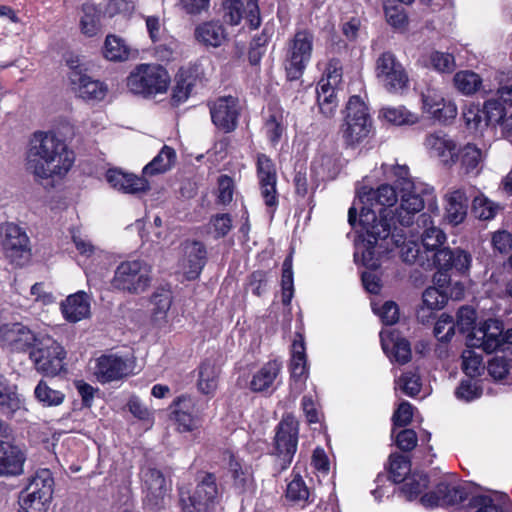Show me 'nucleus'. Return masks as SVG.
Here are the masks:
<instances>
[{
	"label": "nucleus",
	"instance_id": "f257e3e1",
	"mask_svg": "<svg viewBox=\"0 0 512 512\" xmlns=\"http://www.w3.org/2000/svg\"><path fill=\"white\" fill-rule=\"evenodd\" d=\"M359 200L363 204L359 217L361 231L355 245L354 259L356 262L361 259L365 267L375 270L380 266V253L388 248L378 242L385 241L391 226L399 224L396 209H389L397 202V193L393 186L383 184L360 194Z\"/></svg>",
	"mask_w": 512,
	"mask_h": 512
},
{
	"label": "nucleus",
	"instance_id": "f03ea898",
	"mask_svg": "<svg viewBox=\"0 0 512 512\" xmlns=\"http://www.w3.org/2000/svg\"><path fill=\"white\" fill-rule=\"evenodd\" d=\"M74 161V152L55 133H33L26 151V168L35 178L46 180L64 177Z\"/></svg>",
	"mask_w": 512,
	"mask_h": 512
},
{
	"label": "nucleus",
	"instance_id": "7ed1b4c3",
	"mask_svg": "<svg viewBox=\"0 0 512 512\" xmlns=\"http://www.w3.org/2000/svg\"><path fill=\"white\" fill-rule=\"evenodd\" d=\"M393 174L396 177L397 188L402 192L400 205L396 208V217L400 226L409 227L412 225L415 215L425 205L432 213L438 214L439 209L432 187L423 184L416 185L412 182L409 179L407 166H396L393 169Z\"/></svg>",
	"mask_w": 512,
	"mask_h": 512
},
{
	"label": "nucleus",
	"instance_id": "20e7f679",
	"mask_svg": "<svg viewBox=\"0 0 512 512\" xmlns=\"http://www.w3.org/2000/svg\"><path fill=\"white\" fill-rule=\"evenodd\" d=\"M221 492L213 473H202L197 477L193 491L180 488L179 502L182 512H211L219 503Z\"/></svg>",
	"mask_w": 512,
	"mask_h": 512
},
{
	"label": "nucleus",
	"instance_id": "39448f33",
	"mask_svg": "<svg viewBox=\"0 0 512 512\" xmlns=\"http://www.w3.org/2000/svg\"><path fill=\"white\" fill-rule=\"evenodd\" d=\"M372 131V118L365 102L359 96H351L347 106L344 122L341 125V137L347 147H356Z\"/></svg>",
	"mask_w": 512,
	"mask_h": 512
},
{
	"label": "nucleus",
	"instance_id": "423d86ee",
	"mask_svg": "<svg viewBox=\"0 0 512 512\" xmlns=\"http://www.w3.org/2000/svg\"><path fill=\"white\" fill-rule=\"evenodd\" d=\"M170 83L167 70L158 64H139L127 77V87L143 97L165 93Z\"/></svg>",
	"mask_w": 512,
	"mask_h": 512
},
{
	"label": "nucleus",
	"instance_id": "0eeeda50",
	"mask_svg": "<svg viewBox=\"0 0 512 512\" xmlns=\"http://www.w3.org/2000/svg\"><path fill=\"white\" fill-rule=\"evenodd\" d=\"M314 46V34L309 29H299L288 40L284 59L287 79L298 80L311 61Z\"/></svg>",
	"mask_w": 512,
	"mask_h": 512
},
{
	"label": "nucleus",
	"instance_id": "6e6552de",
	"mask_svg": "<svg viewBox=\"0 0 512 512\" xmlns=\"http://www.w3.org/2000/svg\"><path fill=\"white\" fill-rule=\"evenodd\" d=\"M151 283V268L142 260L121 262L111 280L114 289L137 295L144 292Z\"/></svg>",
	"mask_w": 512,
	"mask_h": 512
},
{
	"label": "nucleus",
	"instance_id": "1a4fd4ad",
	"mask_svg": "<svg viewBox=\"0 0 512 512\" xmlns=\"http://www.w3.org/2000/svg\"><path fill=\"white\" fill-rule=\"evenodd\" d=\"M29 356L38 372L55 376L64 368L66 351L51 336L40 335Z\"/></svg>",
	"mask_w": 512,
	"mask_h": 512
},
{
	"label": "nucleus",
	"instance_id": "9d476101",
	"mask_svg": "<svg viewBox=\"0 0 512 512\" xmlns=\"http://www.w3.org/2000/svg\"><path fill=\"white\" fill-rule=\"evenodd\" d=\"M0 243L5 257L16 266H23L31 257L30 240L20 226L6 222L0 226Z\"/></svg>",
	"mask_w": 512,
	"mask_h": 512
},
{
	"label": "nucleus",
	"instance_id": "9b49d317",
	"mask_svg": "<svg viewBox=\"0 0 512 512\" xmlns=\"http://www.w3.org/2000/svg\"><path fill=\"white\" fill-rule=\"evenodd\" d=\"M298 432V423L291 416L283 418L277 426L274 444L279 471L287 469L292 463L297 451Z\"/></svg>",
	"mask_w": 512,
	"mask_h": 512
},
{
	"label": "nucleus",
	"instance_id": "f8f14e48",
	"mask_svg": "<svg viewBox=\"0 0 512 512\" xmlns=\"http://www.w3.org/2000/svg\"><path fill=\"white\" fill-rule=\"evenodd\" d=\"M375 71L379 82L388 92L401 94L408 88V75L391 52H384L377 58Z\"/></svg>",
	"mask_w": 512,
	"mask_h": 512
},
{
	"label": "nucleus",
	"instance_id": "ddd939ff",
	"mask_svg": "<svg viewBox=\"0 0 512 512\" xmlns=\"http://www.w3.org/2000/svg\"><path fill=\"white\" fill-rule=\"evenodd\" d=\"M503 323L497 319H488L484 324L472 331L467 337V347L481 348L490 354L503 349Z\"/></svg>",
	"mask_w": 512,
	"mask_h": 512
},
{
	"label": "nucleus",
	"instance_id": "4468645a",
	"mask_svg": "<svg viewBox=\"0 0 512 512\" xmlns=\"http://www.w3.org/2000/svg\"><path fill=\"white\" fill-rule=\"evenodd\" d=\"M141 474L146 492L145 507L150 512H158L164 506L169 486L161 471L155 468L143 469Z\"/></svg>",
	"mask_w": 512,
	"mask_h": 512
},
{
	"label": "nucleus",
	"instance_id": "2eb2a0df",
	"mask_svg": "<svg viewBox=\"0 0 512 512\" xmlns=\"http://www.w3.org/2000/svg\"><path fill=\"white\" fill-rule=\"evenodd\" d=\"M69 80L74 93L85 101H101L106 96L107 86L91 78L79 66H71Z\"/></svg>",
	"mask_w": 512,
	"mask_h": 512
},
{
	"label": "nucleus",
	"instance_id": "dca6fc26",
	"mask_svg": "<svg viewBox=\"0 0 512 512\" xmlns=\"http://www.w3.org/2000/svg\"><path fill=\"white\" fill-rule=\"evenodd\" d=\"M213 124L224 132H231L237 126L239 106L233 96L220 97L209 104Z\"/></svg>",
	"mask_w": 512,
	"mask_h": 512
},
{
	"label": "nucleus",
	"instance_id": "f3484780",
	"mask_svg": "<svg viewBox=\"0 0 512 512\" xmlns=\"http://www.w3.org/2000/svg\"><path fill=\"white\" fill-rule=\"evenodd\" d=\"M224 20L230 25H238L245 16L252 29L261 24L258 0H247L244 7L242 0H223Z\"/></svg>",
	"mask_w": 512,
	"mask_h": 512
},
{
	"label": "nucleus",
	"instance_id": "a211bd4d",
	"mask_svg": "<svg viewBox=\"0 0 512 512\" xmlns=\"http://www.w3.org/2000/svg\"><path fill=\"white\" fill-rule=\"evenodd\" d=\"M423 110L435 120L446 123L457 115V106L451 100L444 98L441 91L427 88L422 93Z\"/></svg>",
	"mask_w": 512,
	"mask_h": 512
},
{
	"label": "nucleus",
	"instance_id": "6ab92c4d",
	"mask_svg": "<svg viewBox=\"0 0 512 512\" xmlns=\"http://www.w3.org/2000/svg\"><path fill=\"white\" fill-rule=\"evenodd\" d=\"M40 335L34 334L21 323H4L0 325V342L11 350H31Z\"/></svg>",
	"mask_w": 512,
	"mask_h": 512
},
{
	"label": "nucleus",
	"instance_id": "aec40b11",
	"mask_svg": "<svg viewBox=\"0 0 512 512\" xmlns=\"http://www.w3.org/2000/svg\"><path fill=\"white\" fill-rule=\"evenodd\" d=\"M470 499L465 487L462 485H451L441 482L436 490L424 494L420 501L425 507L454 506Z\"/></svg>",
	"mask_w": 512,
	"mask_h": 512
},
{
	"label": "nucleus",
	"instance_id": "412c9836",
	"mask_svg": "<svg viewBox=\"0 0 512 512\" xmlns=\"http://www.w3.org/2000/svg\"><path fill=\"white\" fill-rule=\"evenodd\" d=\"M131 371L132 363L128 358L108 354L97 359L95 376L100 383H108L129 375Z\"/></svg>",
	"mask_w": 512,
	"mask_h": 512
},
{
	"label": "nucleus",
	"instance_id": "4be33fe9",
	"mask_svg": "<svg viewBox=\"0 0 512 512\" xmlns=\"http://www.w3.org/2000/svg\"><path fill=\"white\" fill-rule=\"evenodd\" d=\"M173 405L174 419L181 431H193L200 426L203 408L198 406L194 398L182 395L174 401Z\"/></svg>",
	"mask_w": 512,
	"mask_h": 512
},
{
	"label": "nucleus",
	"instance_id": "5701e85b",
	"mask_svg": "<svg viewBox=\"0 0 512 512\" xmlns=\"http://www.w3.org/2000/svg\"><path fill=\"white\" fill-rule=\"evenodd\" d=\"M389 236L396 247L400 248V256L402 260L409 264H418L422 267H430V257L425 254V250L421 251L419 242L415 240H406L402 229H398L395 225L391 226Z\"/></svg>",
	"mask_w": 512,
	"mask_h": 512
},
{
	"label": "nucleus",
	"instance_id": "b1692460",
	"mask_svg": "<svg viewBox=\"0 0 512 512\" xmlns=\"http://www.w3.org/2000/svg\"><path fill=\"white\" fill-rule=\"evenodd\" d=\"M26 453L12 442H0V477L19 476L24 472Z\"/></svg>",
	"mask_w": 512,
	"mask_h": 512
},
{
	"label": "nucleus",
	"instance_id": "393cba45",
	"mask_svg": "<svg viewBox=\"0 0 512 512\" xmlns=\"http://www.w3.org/2000/svg\"><path fill=\"white\" fill-rule=\"evenodd\" d=\"M431 156L438 157L444 164L456 162L458 152L455 141L445 133L438 131L429 134L424 142Z\"/></svg>",
	"mask_w": 512,
	"mask_h": 512
},
{
	"label": "nucleus",
	"instance_id": "a878e982",
	"mask_svg": "<svg viewBox=\"0 0 512 512\" xmlns=\"http://www.w3.org/2000/svg\"><path fill=\"white\" fill-rule=\"evenodd\" d=\"M380 340L383 351L391 361L401 365L410 361V343L406 339L400 338L395 331L382 330L380 332Z\"/></svg>",
	"mask_w": 512,
	"mask_h": 512
},
{
	"label": "nucleus",
	"instance_id": "bb28decb",
	"mask_svg": "<svg viewBox=\"0 0 512 512\" xmlns=\"http://www.w3.org/2000/svg\"><path fill=\"white\" fill-rule=\"evenodd\" d=\"M184 258L182 269L188 280L196 279L206 264V248L199 241L186 242L184 244Z\"/></svg>",
	"mask_w": 512,
	"mask_h": 512
},
{
	"label": "nucleus",
	"instance_id": "cd10ccee",
	"mask_svg": "<svg viewBox=\"0 0 512 512\" xmlns=\"http://www.w3.org/2000/svg\"><path fill=\"white\" fill-rule=\"evenodd\" d=\"M468 506L475 509V512H510L512 510L509 497L499 492L472 495Z\"/></svg>",
	"mask_w": 512,
	"mask_h": 512
},
{
	"label": "nucleus",
	"instance_id": "c85d7f7f",
	"mask_svg": "<svg viewBox=\"0 0 512 512\" xmlns=\"http://www.w3.org/2000/svg\"><path fill=\"white\" fill-rule=\"evenodd\" d=\"M417 232H421L422 246L425 254L441 247L446 241V234L434 225L432 216L428 213H422L417 219Z\"/></svg>",
	"mask_w": 512,
	"mask_h": 512
},
{
	"label": "nucleus",
	"instance_id": "c756f323",
	"mask_svg": "<svg viewBox=\"0 0 512 512\" xmlns=\"http://www.w3.org/2000/svg\"><path fill=\"white\" fill-rule=\"evenodd\" d=\"M106 179L113 188L123 193L137 194L149 189V183L145 178L123 173L116 169L108 170Z\"/></svg>",
	"mask_w": 512,
	"mask_h": 512
},
{
	"label": "nucleus",
	"instance_id": "7c9ffc66",
	"mask_svg": "<svg viewBox=\"0 0 512 512\" xmlns=\"http://www.w3.org/2000/svg\"><path fill=\"white\" fill-rule=\"evenodd\" d=\"M63 317L72 323H76L90 315V297L84 291H78L69 295L61 303Z\"/></svg>",
	"mask_w": 512,
	"mask_h": 512
},
{
	"label": "nucleus",
	"instance_id": "2f4dec72",
	"mask_svg": "<svg viewBox=\"0 0 512 512\" xmlns=\"http://www.w3.org/2000/svg\"><path fill=\"white\" fill-rule=\"evenodd\" d=\"M284 111L281 108L273 107L268 109L263 131L272 146L278 145L286 133Z\"/></svg>",
	"mask_w": 512,
	"mask_h": 512
},
{
	"label": "nucleus",
	"instance_id": "473e14b6",
	"mask_svg": "<svg viewBox=\"0 0 512 512\" xmlns=\"http://www.w3.org/2000/svg\"><path fill=\"white\" fill-rule=\"evenodd\" d=\"M172 304V292L168 288H157L151 296L152 321L158 327L167 323V313Z\"/></svg>",
	"mask_w": 512,
	"mask_h": 512
},
{
	"label": "nucleus",
	"instance_id": "72a5a7b5",
	"mask_svg": "<svg viewBox=\"0 0 512 512\" xmlns=\"http://www.w3.org/2000/svg\"><path fill=\"white\" fill-rule=\"evenodd\" d=\"M468 210V198L463 190L452 191L446 196V217L454 224L464 221Z\"/></svg>",
	"mask_w": 512,
	"mask_h": 512
},
{
	"label": "nucleus",
	"instance_id": "f704fd0d",
	"mask_svg": "<svg viewBox=\"0 0 512 512\" xmlns=\"http://www.w3.org/2000/svg\"><path fill=\"white\" fill-rule=\"evenodd\" d=\"M291 378L295 384L301 388L307 377V361L305 354L304 341L300 337L294 340L292 344V358L290 363Z\"/></svg>",
	"mask_w": 512,
	"mask_h": 512
},
{
	"label": "nucleus",
	"instance_id": "c9c22d12",
	"mask_svg": "<svg viewBox=\"0 0 512 512\" xmlns=\"http://www.w3.org/2000/svg\"><path fill=\"white\" fill-rule=\"evenodd\" d=\"M224 27L214 21L205 22L195 29V38L205 46L219 47L226 40Z\"/></svg>",
	"mask_w": 512,
	"mask_h": 512
},
{
	"label": "nucleus",
	"instance_id": "e433bc0d",
	"mask_svg": "<svg viewBox=\"0 0 512 512\" xmlns=\"http://www.w3.org/2000/svg\"><path fill=\"white\" fill-rule=\"evenodd\" d=\"M219 370L209 359L204 360L198 368L197 388L205 395H213L218 386Z\"/></svg>",
	"mask_w": 512,
	"mask_h": 512
},
{
	"label": "nucleus",
	"instance_id": "4c0bfd02",
	"mask_svg": "<svg viewBox=\"0 0 512 512\" xmlns=\"http://www.w3.org/2000/svg\"><path fill=\"white\" fill-rule=\"evenodd\" d=\"M281 370V365L277 361H269L261 367L252 377L250 388L254 392L268 390L274 383Z\"/></svg>",
	"mask_w": 512,
	"mask_h": 512
},
{
	"label": "nucleus",
	"instance_id": "58836bf2",
	"mask_svg": "<svg viewBox=\"0 0 512 512\" xmlns=\"http://www.w3.org/2000/svg\"><path fill=\"white\" fill-rule=\"evenodd\" d=\"M54 479L49 469L38 470L30 479L25 490L41 496L44 500H51L53 495Z\"/></svg>",
	"mask_w": 512,
	"mask_h": 512
},
{
	"label": "nucleus",
	"instance_id": "ea45409f",
	"mask_svg": "<svg viewBox=\"0 0 512 512\" xmlns=\"http://www.w3.org/2000/svg\"><path fill=\"white\" fill-rule=\"evenodd\" d=\"M175 160V150L164 145L160 152L143 168V174L153 176L165 173L171 169Z\"/></svg>",
	"mask_w": 512,
	"mask_h": 512
},
{
	"label": "nucleus",
	"instance_id": "a19ab883",
	"mask_svg": "<svg viewBox=\"0 0 512 512\" xmlns=\"http://www.w3.org/2000/svg\"><path fill=\"white\" fill-rule=\"evenodd\" d=\"M130 47L124 39L119 36L109 34L106 36L103 46V56L114 62L126 61L130 56Z\"/></svg>",
	"mask_w": 512,
	"mask_h": 512
},
{
	"label": "nucleus",
	"instance_id": "79ce46f5",
	"mask_svg": "<svg viewBox=\"0 0 512 512\" xmlns=\"http://www.w3.org/2000/svg\"><path fill=\"white\" fill-rule=\"evenodd\" d=\"M229 471L232 475L234 486L240 492H244L252 485L251 468L242 464L234 455L229 458Z\"/></svg>",
	"mask_w": 512,
	"mask_h": 512
},
{
	"label": "nucleus",
	"instance_id": "37998d69",
	"mask_svg": "<svg viewBox=\"0 0 512 512\" xmlns=\"http://www.w3.org/2000/svg\"><path fill=\"white\" fill-rule=\"evenodd\" d=\"M80 29L87 37H93L100 31V12L94 4L85 3L82 5Z\"/></svg>",
	"mask_w": 512,
	"mask_h": 512
},
{
	"label": "nucleus",
	"instance_id": "c03bdc74",
	"mask_svg": "<svg viewBox=\"0 0 512 512\" xmlns=\"http://www.w3.org/2000/svg\"><path fill=\"white\" fill-rule=\"evenodd\" d=\"M310 496V491L303 478L299 474H295L287 485L286 498L294 504L304 507L310 502Z\"/></svg>",
	"mask_w": 512,
	"mask_h": 512
},
{
	"label": "nucleus",
	"instance_id": "a18cd8bd",
	"mask_svg": "<svg viewBox=\"0 0 512 512\" xmlns=\"http://www.w3.org/2000/svg\"><path fill=\"white\" fill-rule=\"evenodd\" d=\"M454 86L464 95H472L476 93L481 85L482 79L473 71H459L453 78Z\"/></svg>",
	"mask_w": 512,
	"mask_h": 512
},
{
	"label": "nucleus",
	"instance_id": "49530a36",
	"mask_svg": "<svg viewBox=\"0 0 512 512\" xmlns=\"http://www.w3.org/2000/svg\"><path fill=\"white\" fill-rule=\"evenodd\" d=\"M458 157L466 173H471L478 171L479 165L484 159V154L477 146L468 143L459 151Z\"/></svg>",
	"mask_w": 512,
	"mask_h": 512
},
{
	"label": "nucleus",
	"instance_id": "de8ad7c7",
	"mask_svg": "<svg viewBox=\"0 0 512 512\" xmlns=\"http://www.w3.org/2000/svg\"><path fill=\"white\" fill-rule=\"evenodd\" d=\"M34 395L43 406L47 407L58 406L62 404L65 399L63 392L51 388L42 380L35 387Z\"/></svg>",
	"mask_w": 512,
	"mask_h": 512
},
{
	"label": "nucleus",
	"instance_id": "09e8293b",
	"mask_svg": "<svg viewBox=\"0 0 512 512\" xmlns=\"http://www.w3.org/2000/svg\"><path fill=\"white\" fill-rule=\"evenodd\" d=\"M403 481L401 492L410 501L417 498L429 484L428 476L423 473H414Z\"/></svg>",
	"mask_w": 512,
	"mask_h": 512
},
{
	"label": "nucleus",
	"instance_id": "8fccbe9b",
	"mask_svg": "<svg viewBox=\"0 0 512 512\" xmlns=\"http://www.w3.org/2000/svg\"><path fill=\"white\" fill-rule=\"evenodd\" d=\"M381 114L386 121L394 125H412L418 121V117L408 111L405 107H385Z\"/></svg>",
	"mask_w": 512,
	"mask_h": 512
},
{
	"label": "nucleus",
	"instance_id": "3c124183",
	"mask_svg": "<svg viewBox=\"0 0 512 512\" xmlns=\"http://www.w3.org/2000/svg\"><path fill=\"white\" fill-rule=\"evenodd\" d=\"M50 501L24 489L19 496V512H46Z\"/></svg>",
	"mask_w": 512,
	"mask_h": 512
},
{
	"label": "nucleus",
	"instance_id": "603ef678",
	"mask_svg": "<svg viewBox=\"0 0 512 512\" xmlns=\"http://www.w3.org/2000/svg\"><path fill=\"white\" fill-rule=\"evenodd\" d=\"M282 303L288 306L294 295V282H293V270H292V256H288L282 265Z\"/></svg>",
	"mask_w": 512,
	"mask_h": 512
},
{
	"label": "nucleus",
	"instance_id": "864d4df0",
	"mask_svg": "<svg viewBox=\"0 0 512 512\" xmlns=\"http://www.w3.org/2000/svg\"><path fill=\"white\" fill-rule=\"evenodd\" d=\"M24 409V398L18 390H12L0 397V412L7 417H14L15 413Z\"/></svg>",
	"mask_w": 512,
	"mask_h": 512
},
{
	"label": "nucleus",
	"instance_id": "5fc2aeb1",
	"mask_svg": "<svg viewBox=\"0 0 512 512\" xmlns=\"http://www.w3.org/2000/svg\"><path fill=\"white\" fill-rule=\"evenodd\" d=\"M462 369L469 378L479 376L484 370L482 356L468 347L462 353Z\"/></svg>",
	"mask_w": 512,
	"mask_h": 512
},
{
	"label": "nucleus",
	"instance_id": "6e6d98bb",
	"mask_svg": "<svg viewBox=\"0 0 512 512\" xmlns=\"http://www.w3.org/2000/svg\"><path fill=\"white\" fill-rule=\"evenodd\" d=\"M453 297V293L450 294ZM449 298V293L446 290H441L436 287H428L422 295L423 304L430 310H439L444 307Z\"/></svg>",
	"mask_w": 512,
	"mask_h": 512
},
{
	"label": "nucleus",
	"instance_id": "4d7b16f0",
	"mask_svg": "<svg viewBox=\"0 0 512 512\" xmlns=\"http://www.w3.org/2000/svg\"><path fill=\"white\" fill-rule=\"evenodd\" d=\"M410 470L411 464L408 457L400 454H392L390 456V476L394 483L405 480Z\"/></svg>",
	"mask_w": 512,
	"mask_h": 512
},
{
	"label": "nucleus",
	"instance_id": "13d9d810",
	"mask_svg": "<svg viewBox=\"0 0 512 512\" xmlns=\"http://www.w3.org/2000/svg\"><path fill=\"white\" fill-rule=\"evenodd\" d=\"M463 120L466 127L472 131H479L486 127L483 110L478 105H468L463 110Z\"/></svg>",
	"mask_w": 512,
	"mask_h": 512
},
{
	"label": "nucleus",
	"instance_id": "bf43d9fd",
	"mask_svg": "<svg viewBox=\"0 0 512 512\" xmlns=\"http://www.w3.org/2000/svg\"><path fill=\"white\" fill-rule=\"evenodd\" d=\"M312 169L322 178H334L338 173L336 160L331 155H321L312 163Z\"/></svg>",
	"mask_w": 512,
	"mask_h": 512
},
{
	"label": "nucleus",
	"instance_id": "052dcab7",
	"mask_svg": "<svg viewBox=\"0 0 512 512\" xmlns=\"http://www.w3.org/2000/svg\"><path fill=\"white\" fill-rule=\"evenodd\" d=\"M486 127L489 125H501L502 119L506 116L504 114V107L494 99L487 100L482 108Z\"/></svg>",
	"mask_w": 512,
	"mask_h": 512
},
{
	"label": "nucleus",
	"instance_id": "680f3d73",
	"mask_svg": "<svg viewBox=\"0 0 512 512\" xmlns=\"http://www.w3.org/2000/svg\"><path fill=\"white\" fill-rule=\"evenodd\" d=\"M434 334L441 342H449L455 334L454 318L448 314H442L434 326Z\"/></svg>",
	"mask_w": 512,
	"mask_h": 512
},
{
	"label": "nucleus",
	"instance_id": "e2e57ef3",
	"mask_svg": "<svg viewBox=\"0 0 512 512\" xmlns=\"http://www.w3.org/2000/svg\"><path fill=\"white\" fill-rule=\"evenodd\" d=\"M482 395V389L478 385L477 381L472 378L462 380L455 390V396L459 400L466 402L478 399Z\"/></svg>",
	"mask_w": 512,
	"mask_h": 512
},
{
	"label": "nucleus",
	"instance_id": "0e129e2a",
	"mask_svg": "<svg viewBox=\"0 0 512 512\" xmlns=\"http://www.w3.org/2000/svg\"><path fill=\"white\" fill-rule=\"evenodd\" d=\"M396 388L407 396L413 397L420 392V377L414 372H406L396 381Z\"/></svg>",
	"mask_w": 512,
	"mask_h": 512
},
{
	"label": "nucleus",
	"instance_id": "69168bd1",
	"mask_svg": "<svg viewBox=\"0 0 512 512\" xmlns=\"http://www.w3.org/2000/svg\"><path fill=\"white\" fill-rule=\"evenodd\" d=\"M476 322V312L473 308L468 306H462L457 312V318L455 323V330L457 329L460 333L464 334L470 330H475L474 325Z\"/></svg>",
	"mask_w": 512,
	"mask_h": 512
},
{
	"label": "nucleus",
	"instance_id": "338daca9",
	"mask_svg": "<svg viewBox=\"0 0 512 512\" xmlns=\"http://www.w3.org/2000/svg\"><path fill=\"white\" fill-rule=\"evenodd\" d=\"M430 257V266L438 269L449 270L453 264V250L450 248H437L432 252H428Z\"/></svg>",
	"mask_w": 512,
	"mask_h": 512
},
{
	"label": "nucleus",
	"instance_id": "774afa93",
	"mask_svg": "<svg viewBox=\"0 0 512 512\" xmlns=\"http://www.w3.org/2000/svg\"><path fill=\"white\" fill-rule=\"evenodd\" d=\"M385 17L387 22L396 29H403L408 23L407 14L401 5L385 6Z\"/></svg>",
	"mask_w": 512,
	"mask_h": 512
}]
</instances>
